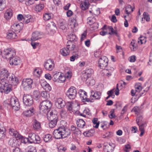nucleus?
<instances>
[{
  "label": "nucleus",
  "mask_w": 152,
  "mask_h": 152,
  "mask_svg": "<svg viewBox=\"0 0 152 152\" xmlns=\"http://www.w3.org/2000/svg\"><path fill=\"white\" fill-rule=\"evenodd\" d=\"M84 72L90 77L93 74L94 71L91 68H88L85 70Z\"/></svg>",
  "instance_id": "a19ab883"
},
{
  "label": "nucleus",
  "mask_w": 152,
  "mask_h": 152,
  "mask_svg": "<svg viewBox=\"0 0 152 152\" xmlns=\"http://www.w3.org/2000/svg\"><path fill=\"white\" fill-rule=\"evenodd\" d=\"M17 140L16 139H10L9 141V144L12 147H15L17 146Z\"/></svg>",
  "instance_id": "f704fd0d"
},
{
  "label": "nucleus",
  "mask_w": 152,
  "mask_h": 152,
  "mask_svg": "<svg viewBox=\"0 0 152 152\" xmlns=\"http://www.w3.org/2000/svg\"><path fill=\"white\" fill-rule=\"evenodd\" d=\"M66 94L69 99H75L77 94L76 88L74 86H72L68 89Z\"/></svg>",
  "instance_id": "39448f33"
},
{
  "label": "nucleus",
  "mask_w": 152,
  "mask_h": 152,
  "mask_svg": "<svg viewBox=\"0 0 152 152\" xmlns=\"http://www.w3.org/2000/svg\"><path fill=\"white\" fill-rule=\"evenodd\" d=\"M28 152H36V148L33 146H29L28 147Z\"/></svg>",
  "instance_id": "6e6d98bb"
},
{
  "label": "nucleus",
  "mask_w": 152,
  "mask_h": 152,
  "mask_svg": "<svg viewBox=\"0 0 152 152\" xmlns=\"http://www.w3.org/2000/svg\"><path fill=\"white\" fill-rule=\"evenodd\" d=\"M91 95L90 96V102H93L95 99H99L101 98V93L98 91H91Z\"/></svg>",
  "instance_id": "9b49d317"
},
{
  "label": "nucleus",
  "mask_w": 152,
  "mask_h": 152,
  "mask_svg": "<svg viewBox=\"0 0 152 152\" xmlns=\"http://www.w3.org/2000/svg\"><path fill=\"white\" fill-rule=\"evenodd\" d=\"M33 83L32 80L30 78L24 79L22 82V86H31Z\"/></svg>",
  "instance_id": "5701e85b"
},
{
  "label": "nucleus",
  "mask_w": 152,
  "mask_h": 152,
  "mask_svg": "<svg viewBox=\"0 0 152 152\" xmlns=\"http://www.w3.org/2000/svg\"><path fill=\"white\" fill-rule=\"evenodd\" d=\"M8 83L6 84L5 86H16L18 83V79L17 77H15L14 75L10 76L7 79Z\"/></svg>",
  "instance_id": "f8f14e48"
},
{
  "label": "nucleus",
  "mask_w": 152,
  "mask_h": 152,
  "mask_svg": "<svg viewBox=\"0 0 152 152\" xmlns=\"http://www.w3.org/2000/svg\"><path fill=\"white\" fill-rule=\"evenodd\" d=\"M23 23H20L18 24L14 23L11 26L12 31L16 32V33L19 32L20 30L22 28Z\"/></svg>",
  "instance_id": "dca6fc26"
},
{
  "label": "nucleus",
  "mask_w": 152,
  "mask_h": 152,
  "mask_svg": "<svg viewBox=\"0 0 152 152\" xmlns=\"http://www.w3.org/2000/svg\"><path fill=\"white\" fill-rule=\"evenodd\" d=\"M98 119L97 118H94L92 120V122L94 124H96L94 126V127L95 128H98L99 125V121L98 122Z\"/></svg>",
  "instance_id": "3c124183"
},
{
  "label": "nucleus",
  "mask_w": 152,
  "mask_h": 152,
  "mask_svg": "<svg viewBox=\"0 0 152 152\" xmlns=\"http://www.w3.org/2000/svg\"><path fill=\"white\" fill-rule=\"evenodd\" d=\"M23 102L26 106H30L33 103V97L32 96L28 95H24L23 97Z\"/></svg>",
  "instance_id": "0eeeda50"
},
{
  "label": "nucleus",
  "mask_w": 152,
  "mask_h": 152,
  "mask_svg": "<svg viewBox=\"0 0 152 152\" xmlns=\"http://www.w3.org/2000/svg\"><path fill=\"white\" fill-rule=\"evenodd\" d=\"M133 11V9L130 5L129 6L127 7H126L125 8V12L128 15Z\"/></svg>",
  "instance_id": "09e8293b"
},
{
  "label": "nucleus",
  "mask_w": 152,
  "mask_h": 152,
  "mask_svg": "<svg viewBox=\"0 0 152 152\" xmlns=\"http://www.w3.org/2000/svg\"><path fill=\"white\" fill-rule=\"evenodd\" d=\"M94 133V129H91L88 131L85 132L83 133V134L84 136L90 137L93 136Z\"/></svg>",
  "instance_id": "473e14b6"
},
{
  "label": "nucleus",
  "mask_w": 152,
  "mask_h": 152,
  "mask_svg": "<svg viewBox=\"0 0 152 152\" xmlns=\"http://www.w3.org/2000/svg\"><path fill=\"white\" fill-rule=\"evenodd\" d=\"M50 121L49 123V126L51 128H53L56 125L58 120H53Z\"/></svg>",
  "instance_id": "a18cd8bd"
},
{
  "label": "nucleus",
  "mask_w": 152,
  "mask_h": 152,
  "mask_svg": "<svg viewBox=\"0 0 152 152\" xmlns=\"http://www.w3.org/2000/svg\"><path fill=\"white\" fill-rule=\"evenodd\" d=\"M0 83L1 86H5L8 83L7 80L10 75V73L7 69L4 68H1L0 70Z\"/></svg>",
  "instance_id": "7ed1b4c3"
},
{
  "label": "nucleus",
  "mask_w": 152,
  "mask_h": 152,
  "mask_svg": "<svg viewBox=\"0 0 152 152\" xmlns=\"http://www.w3.org/2000/svg\"><path fill=\"white\" fill-rule=\"evenodd\" d=\"M35 110L34 107H31L28 110L23 111V115L27 117H30L32 116L34 114Z\"/></svg>",
  "instance_id": "a211bd4d"
},
{
  "label": "nucleus",
  "mask_w": 152,
  "mask_h": 152,
  "mask_svg": "<svg viewBox=\"0 0 152 152\" xmlns=\"http://www.w3.org/2000/svg\"><path fill=\"white\" fill-rule=\"evenodd\" d=\"M75 48V45L73 42L70 41H68L67 42L66 48L68 49L69 50V51L74 50Z\"/></svg>",
  "instance_id": "cd10ccee"
},
{
  "label": "nucleus",
  "mask_w": 152,
  "mask_h": 152,
  "mask_svg": "<svg viewBox=\"0 0 152 152\" xmlns=\"http://www.w3.org/2000/svg\"><path fill=\"white\" fill-rule=\"evenodd\" d=\"M34 96L36 100H38L40 97V92L37 91H35L34 92Z\"/></svg>",
  "instance_id": "8fccbe9b"
},
{
  "label": "nucleus",
  "mask_w": 152,
  "mask_h": 152,
  "mask_svg": "<svg viewBox=\"0 0 152 152\" xmlns=\"http://www.w3.org/2000/svg\"><path fill=\"white\" fill-rule=\"evenodd\" d=\"M77 126L82 128L84 127L85 126L86 123L85 121L82 119H79L77 121Z\"/></svg>",
  "instance_id": "7c9ffc66"
},
{
  "label": "nucleus",
  "mask_w": 152,
  "mask_h": 152,
  "mask_svg": "<svg viewBox=\"0 0 152 152\" xmlns=\"http://www.w3.org/2000/svg\"><path fill=\"white\" fill-rule=\"evenodd\" d=\"M60 29L66 31L67 28V25L64 20L61 22L59 24Z\"/></svg>",
  "instance_id": "c9c22d12"
},
{
  "label": "nucleus",
  "mask_w": 152,
  "mask_h": 152,
  "mask_svg": "<svg viewBox=\"0 0 152 152\" xmlns=\"http://www.w3.org/2000/svg\"><path fill=\"white\" fill-rule=\"evenodd\" d=\"M143 16V18L145 19L147 21H149L150 20V17L147 12H144Z\"/></svg>",
  "instance_id": "4d7b16f0"
},
{
  "label": "nucleus",
  "mask_w": 152,
  "mask_h": 152,
  "mask_svg": "<svg viewBox=\"0 0 152 152\" xmlns=\"http://www.w3.org/2000/svg\"><path fill=\"white\" fill-rule=\"evenodd\" d=\"M149 87H147L146 88L142 89V90L140 91V92H139V94H138L140 96L144 94L149 89Z\"/></svg>",
  "instance_id": "13d9d810"
},
{
  "label": "nucleus",
  "mask_w": 152,
  "mask_h": 152,
  "mask_svg": "<svg viewBox=\"0 0 152 152\" xmlns=\"http://www.w3.org/2000/svg\"><path fill=\"white\" fill-rule=\"evenodd\" d=\"M42 88L46 92H49L51 90V86H42Z\"/></svg>",
  "instance_id": "69168bd1"
},
{
  "label": "nucleus",
  "mask_w": 152,
  "mask_h": 152,
  "mask_svg": "<svg viewBox=\"0 0 152 152\" xmlns=\"http://www.w3.org/2000/svg\"><path fill=\"white\" fill-rule=\"evenodd\" d=\"M11 90V89L9 86H1L0 88V91L2 93L4 92L6 94H8Z\"/></svg>",
  "instance_id": "c85d7f7f"
},
{
  "label": "nucleus",
  "mask_w": 152,
  "mask_h": 152,
  "mask_svg": "<svg viewBox=\"0 0 152 152\" xmlns=\"http://www.w3.org/2000/svg\"><path fill=\"white\" fill-rule=\"evenodd\" d=\"M144 88L142 87V86H137V87H135V90L136 92L138 93L140 92V91L142 90Z\"/></svg>",
  "instance_id": "0e129e2a"
},
{
  "label": "nucleus",
  "mask_w": 152,
  "mask_h": 152,
  "mask_svg": "<svg viewBox=\"0 0 152 152\" xmlns=\"http://www.w3.org/2000/svg\"><path fill=\"white\" fill-rule=\"evenodd\" d=\"M71 130L73 132V134L77 135H80L81 134V131L79 129L74 125L71 126Z\"/></svg>",
  "instance_id": "bb28decb"
},
{
  "label": "nucleus",
  "mask_w": 152,
  "mask_h": 152,
  "mask_svg": "<svg viewBox=\"0 0 152 152\" xmlns=\"http://www.w3.org/2000/svg\"><path fill=\"white\" fill-rule=\"evenodd\" d=\"M108 60L105 56H102L98 61V66L101 69H104L108 65Z\"/></svg>",
  "instance_id": "423d86ee"
},
{
  "label": "nucleus",
  "mask_w": 152,
  "mask_h": 152,
  "mask_svg": "<svg viewBox=\"0 0 152 152\" xmlns=\"http://www.w3.org/2000/svg\"><path fill=\"white\" fill-rule=\"evenodd\" d=\"M3 53L6 58L9 60L16 56V51L13 48L5 49L4 50Z\"/></svg>",
  "instance_id": "20e7f679"
},
{
  "label": "nucleus",
  "mask_w": 152,
  "mask_h": 152,
  "mask_svg": "<svg viewBox=\"0 0 152 152\" xmlns=\"http://www.w3.org/2000/svg\"><path fill=\"white\" fill-rule=\"evenodd\" d=\"M43 18L45 20H48L51 18V14L49 13H45L43 15Z\"/></svg>",
  "instance_id": "603ef678"
},
{
  "label": "nucleus",
  "mask_w": 152,
  "mask_h": 152,
  "mask_svg": "<svg viewBox=\"0 0 152 152\" xmlns=\"http://www.w3.org/2000/svg\"><path fill=\"white\" fill-rule=\"evenodd\" d=\"M16 33L13 31H10L7 34V38L10 39H16L18 38Z\"/></svg>",
  "instance_id": "4be33fe9"
},
{
  "label": "nucleus",
  "mask_w": 152,
  "mask_h": 152,
  "mask_svg": "<svg viewBox=\"0 0 152 152\" xmlns=\"http://www.w3.org/2000/svg\"><path fill=\"white\" fill-rule=\"evenodd\" d=\"M58 150L59 152H64L66 148L62 146H60L58 148Z\"/></svg>",
  "instance_id": "774afa93"
},
{
  "label": "nucleus",
  "mask_w": 152,
  "mask_h": 152,
  "mask_svg": "<svg viewBox=\"0 0 152 152\" xmlns=\"http://www.w3.org/2000/svg\"><path fill=\"white\" fill-rule=\"evenodd\" d=\"M87 22L90 25L94 23L95 22V19L94 18L89 17L87 19Z\"/></svg>",
  "instance_id": "864d4df0"
},
{
  "label": "nucleus",
  "mask_w": 152,
  "mask_h": 152,
  "mask_svg": "<svg viewBox=\"0 0 152 152\" xmlns=\"http://www.w3.org/2000/svg\"><path fill=\"white\" fill-rule=\"evenodd\" d=\"M79 105L78 103L76 102H68L66 104L67 109L70 112H71L73 108H74V107L76 106L78 107L79 106Z\"/></svg>",
  "instance_id": "f3484780"
},
{
  "label": "nucleus",
  "mask_w": 152,
  "mask_h": 152,
  "mask_svg": "<svg viewBox=\"0 0 152 152\" xmlns=\"http://www.w3.org/2000/svg\"><path fill=\"white\" fill-rule=\"evenodd\" d=\"M89 4L88 0H84L82 1L80 4V7L81 9L85 10L88 9Z\"/></svg>",
  "instance_id": "412c9836"
},
{
  "label": "nucleus",
  "mask_w": 152,
  "mask_h": 152,
  "mask_svg": "<svg viewBox=\"0 0 152 152\" xmlns=\"http://www.w3.org/2000/svg\"><path fill=\"white\" fill-rule=\"evenodd\" d=\"M48 119L49 121L58 120V116L56 112L55 111H52L50 113L48 112L46 113Z\"/></svg>",
  "instance_id": "ddd939ff"
},
{
  "label": "nucleus",
  "mask_w": 152,
  "mask_h": 152,
  "mask_svg": "<svg viewBox=\"0 0 152 152\" xmlns=\"http://www.w3.org/2000/svg\"><path fill=\"white\" fill-rule=\"evenodd\" d=\"M61 75L59 72H56L53 73L52 78L54 81H58Z\"/></svg>",
  "instance_id": "c756f323"
},
{
  "label": "nucleus",
  "mask_w": 152,
  "mask_h": 152,
  "mask_svg": "<svg viewBox=\"0 0 152 152\" xmlns=\"http://www.w3.org/2000/svg\"><path fill=\"white\" fill-rule=\"evenodd\" d=\"M44 6L43 4H39L35 6V10L37 12H39L43 9Z\"/></svg>",
  "instance_id": "4c0bfd02"
},
{
  "label": "nucleus",
  "mask_w": 152,
  "mask_h": 152,
  "mask_svg": "<svg viewBox=\"0 0 152 152\" xmlns=\"http://www.w3.org/2000/svg\"><path fill=\"white\" fill-rule=\"evenodd\" d=\"M132 111L134 112L136 114H138L140 112V109L138 107H135L132 109Z\"/></svg>",
  "instance_id": "5fc2aeb1"
},
{
  "label": "nucleus",
  "mask_w": 152,
  "mask_h": 152,
  "mask_svg": "<svg viewBox=\"0 0 152 152\" xmlns=\"http://www.w3.org/2000/svg\"><path fill=\"white\" fill-rule=\"evenodd\" d=\"M41 96L42 98L47 100L49 97V94L46 91H42L41 93Z\"/></svg>",
  "instance_id": "37998d69"
},
{
  "label": "nucleus",
  "mask_w": 152,
  "mask_h": 152,
  "mask_svg": "<svg viewBox=\"0 0 152 152\" xmlns=\"http://www.w3.org/2000/svg\"><path fill=\"white\" fill-rule=\"evenodd\" d=\"M9 133L12 136L15 137L20 138V135L18 132L13 129L10 128L9 129Z\"/></svg>",
  "instance_id": "b1692460"
},
{
  "label": "nucleus",
  "mask_w": 152,
  "mask_h": 152,
  "mask_svg": "<svg viewBox=\"0 0 152 152\" xmlns=\"http://www.w3.org/2000/svg\"><path fill=\"white\" fill-rule=\"evenodd\" d=\"M6 129L5 128L0 130V139H3L5 137L6 134Z\"/></svg>",
  "instance_id": "c03bdc74"
},
{
  "label": "nucleus",
  "mask_w": 152,
  "mask_h": 152,
  "mask_svg": "<svg viewBox=\"0 0 152 152\" xmlns=\"http://www.w3.org/2000/svg\"><path fill=\"white\" fill-rule=\"evenodd\" d=\"M21 62L20 58L16 56L9 60L10 64L12 65H18Z\"/></svg>",
  "instance_id": "6ab92c4d"
},
{
  "label": "nucleus",
  "mask_w": 152,
  "mask_h": 152,
  "mask_svg": "<svg viewBox=\"0 0 152 152\" xmlns=\"http://www.w3.org/2000/svg\"><path fill=\"white\" fill-rule=\"evenodd\" d=\"M80 97L83 102H90V98L87 97V95L83 94H79Z\"/></svg>",
  "instance_id": "72a5a7b5"
},
{
  "label": "nucleus",
  "mask_w": 152,
  "mask_h": 152,
  "mask_svg": "<svg viewBox=\"0 0 152 152\" xmlns=\"http://www.w3.org/2000/svg\"><path fill=\"white\" fill-rule=\"evenodd\" d=\"M43 65L46 70L51 71L54 68L55 64L53 61L50 59L44 63Z\"/></svg>",
  "instance_id": "9d476101"
},
{
  "label": "nucleus",
  "mask_w": 152,
  "mask_h": 152,
  "mask_svg": "<svg viewBox=\"0 0 152 152\" xmlns=\"http://www.w3.org/2000/svg\"><path fill=\"white\" fill-rule=\"evenodd\" d=\"M9 105L11 106L13 109L16 110H18L20 108V104L18 99L13 97L10 99V102L8 104Z\"/></svg>",
  "instance_id": "6e6552de"
},
{
  "label": "nucleus",
  "mask_w": 152,
  "mask_h": 152,
  "mask_svg": "<svg viewBox=\"0 0 152 152\" xmlns=\"http://www.w3.org/2000/svg\"><path fill=\"white\" fill-rule=\"evenodd\" d=\"M71 21L72 22L73 25L75 26L77 24V17L76 16H73L72 18Z\"/></svg>",
  "instance_id": "680f3d73"
},
{
  "label": "nucleus",
  "mask_w": 152,
  "mask_h": 152,
  "mask_svg": "<svg viewBox=\"0 0 152 152\" xmlns=\"http://www.w3.org/2000/svg\"><path fill=\"white\" fill-rule=\"evenodd\" d=\"M67 38L69 39L68 41L72 42L74 41H76L77 38L75 35L73 34H68L67 37Z\"/></svg>",
  "instance_id": "e433bc0d"
},
{
  "label": "nucleus",
  "mask_w": 152,
  "mask_h": 152,
  "mask_svg": "<svg viewBox=\"0 0 152 152\" xmlns=\"http://www.w3.org/2000/svg\"><path fill=\"white\" fill-rule=\"evenodd\" d=\"M115 147V144L113 143H110L108 145H105L103 147L104 152H113Z\"/></svg>",
  "instance_id": "4468645a"
},
{
  "label": "nucleus",
  "mask_w": 152,
  "mask_h": 152,
  "mask_svg": "<svg viewBox=\"0 0 152 152\" xmlns=\"http://www.w3.org/2000/svg\"><path fill=\"white\" fill-rule=\"evenodd\" d=\"M70 130L64 126L59 127L55 130L53 132L55 138L57 139L67 137L70 135Z\"/></svg>",
  "instance_id": "f257e3e1"
},
{
  "label": "nucleus",
  "mask_w": 152,
  "mask_h": 152,
  "mask_svg": "<svg viewBox=\"0 0 152 152\" xmlns=\"http://www.w3.org/2000/svg\"><path fill=\"white\" fill-rule=\"evenodd\" d=\"M146 42V37L140 36V37L138 38V42L140 44H142L143 43H145Z\"/></svg>",
  "instance_id": "58836bf2"
},
{
  "label": "nucleus",
  "mask_w": 152,
  "mask_h": 152,
  "mask_svg": "<svg viewBox=\"0 0 152 152\" xmlns=\"http://www.w3.org/2000/svg\"><path fill=\"white\" fill-rule=\"evenodd\" d=\"M41 37V34L37 31L34 32L32 34L31 39L32 41H35Z\"/></svg>",
  "instance_id": "aec40b11"
},
{
  "label": "nucleus",
  "mask_w": 152,
  "mask_h": 152,
  "mask_svg": "<svg viewBox=\"0 0 152 152\" xmlns=\"http://www.w3.org/2000/svg\"><path fill=\"white\" fill-rule=\"evenodd\" d=\"M12 15V10L11 9L7 10L4 15V17L7 20L10 19Z\"/></svg>",
  "instance_id": "a878e982"
},
{
  "label": "nucleus",
  "mask_w": 152,
  "mask_h": 152,
  "mask_svg": "<svg viewBox=\"0 0 152 152\" xmlns=\"http://www.w3.org/2000/svg\"><path fill=\"white\" fill-rule=\"evenodd\" d=\"M28 139L30 143H39L40 142V137L34 133H29L28 135Z\"/></svg>",
  "instance_id": "1a4fd4ad"
},
{
  "label": "nucleus",
  "mask_w": 152,
  "mask_h": 152,
  "mask_svg": "<svg viewBox=\"0 0 152 152\" xmlns=\"http://www.w3.org/2000/svg\"><path fill=\"white\" fill-rule=\"evenodd\" d=\"M143 121L142 116L141 115H138L137 116L136 119V123L139 126L141 123Z\"/></svg>",
  "instance_id": "79ce46f5"
},
{
  "label": "nucleus",
  "mask_w": 152,
  "mask_h": 152,
  "mask_svg": "<svg viewBox=\"0 0 152 152\" xmlns=\"http://www.w3.org/2000/svg\"><path fill=\"white\" fill-rule=\"evenodd\" d=\"M21 142L25 144H26L28 142H29L28 138L21 137Z\"/></svg>",
  "instance_id": "052dcab7"
},
{
  "label": "nucleus",
  "mask_w": 152,
  "mask_h": 152,
  "mask_svg": "<svg viewBox=\"0 0 152 152\" xmlns=\"http://www.w3.org/2000/svg\"><path fill=\"white\" fill-rule=\"evenodd\" d=\"M33 127L34 130H38L40 129L41 128L40 122L36 119H34L33 121Z\"/></svg>",
  "instance_id": "393cba45"
},
{
  "label": "nucleus",
  "mask_w": 152,
  "mask_h": 152,
  "mask_svg": "<svg viewBox=\"0 0 152 152\" xmlns=\"http://www.w3.org/2000/svg\"><path fill=\"white\" fill-rule=\"evenodd\" d=\"M31 19L30 16H28V15H25L23 22L27 24L31 21Z\"/></svg>",
  "instance_id": "de8ad7c7"
},
{
  "label": "nucleus",
  "mask_w": 152,
  "mask_h": 152,
  "mask_svg": "<svg viewBox=\"0 0 152 152\" xmlns=\"http://www.w3.org/2000/svg\"><path fill=\"white\" fill-rule=\"evenodd\" d=\"M114 68L112 67H109L106 70V75L108 76H110L111 75V73L114 70Z\"/></svg>",
  "instance_id": "49530a36"
},
{
  "label": "nucleus",
  "mask_w": 152,
  "mask_h": 152,
  "mask_svg": "<svg viewBox=\"0 0 152 152\" xmlns=\"http://www.w3.org/2000/svg\"><path fill=\"white\" fill-rule=\"evenodd\" d=\"M43 140L45 142H49L52 140V136L49 134H47L45 135Z\"/></svg>",
  "instance_id": "ea45409f"
},
{
  "label": "nucleus",
  "mask_w": 152,
  "mask_h": 152,
  "mask_svg": "<svg viewBox=\"0 0 152 152\" xmlns=\"http://www.w3.org/2000/svg\"><path fill=\"white\" fill-rule=\"evenodd\" d=\"M114 109L111 110L110 111V114L109 115V116L110 118L112 119L113 118H115L116 115L114 114Z\"/></svg>",
  "instance_id": "bf43d9fd"
},
{
  "label": "nucleus",
  "mask_w": 152,
  "mask_h": 152,
  "mask_svg": "<svg viewBox=\"0 0 152 152\" xmlns=\"http://www.w3.org/2000/svg\"><path fill=\"white\" fill-rule=\"evenodd\" d=\"M65 105V101L61 98L57 99L55 102V106L58 109L63 108Z\"/></svg>",
  "instance_id": "2eb2a0df"
},
{
  "label": "nucleus",
  "mask_w": 152,
  "mask_h": 152,
  "mask_svg": "<svg viewBox=\"0 0 152 152\" xmlns=\"http://www.w3.org/2000/svg\"><path fill=\"white\" fill-rule=\"evenodd\" d=\"M89 77H90L85 72L83 73L81 75V79L84 81H86L87 79Z\"/></svg>",
  "instance_id": "e2e57ef3"
},
{
  "label": "nucleus",
  "mask_w": 152,
  "mask_h": 152,
  "mask_svg": "<svg viewBox=\"0 0 152 152\" xmlns=\"http://www.w3.org/2000/svg\"><path fill=\"white\" fill-rule=\"evenodd\" d=\"M41 99L43 100L40 102L39 108L40 113L43 115L49 112L52 106V103L49 100Z\"/></svg>",
  "instance_id": "f03ea898"
},
{
  "label": "nucleus",
  "mask_w": 152,
  "mask_h": 152,
  "mask_svg": "<svg viewBox=\"0 0 152 152\" xmlns=\"http://www.w3.org/2000/svg\"><path fill=\"white\" fill-rule=\"evenodd\" d=\"M78 58V55L77 54H75L70 57V60L71 61H74L76 59H77Z\"/></svg>",
  "instance_id": "338daca9"
},
{
  "label": "nucleus",
  "mask_w": 152,
  "mask_h": 152,
  "mask_svg": "<svg viewBox=\"0 0 152 152\" xmlns=\"http://www.w3.org/2000/svg\"><path fill=\"white\" fill-rule=\"evenodd\" d=\"M60 52L63 56H65L69 54V50L68 49L66 48H64L61 49Z\"/></svg>",
  "instance_id": "2f4dec72"
}]
</instances>
